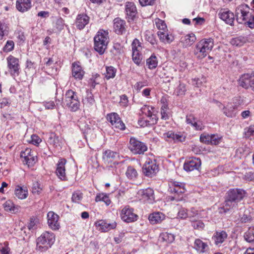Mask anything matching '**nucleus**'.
<instances>
[{
    "instance_id": "nucleus-1",
    "label": "nucleus",
    "mask_w": 254,
    "mask_h": 254,
    "mask_svg": "<svg viewBox=\"0 0 254 254\" xmlns=\"http://www.w3.org/2000/svg\"><path fill=\"white\" fill-rule=\"evenodd\" d=\"M109 41L108 31L99 29L94 37V50L100 55H103L107 48Z\"/></svg>"
},
{
    "instance_id": "nucleus-2",
    "label": "nucleus",
    "mask_w": 254,
    "mask_h": 254,
    "mask_svg": "<svg viewBox=\"0 0 254 254\" xmlns=\"http://www.w3.org/2000/svg\"><path fill=\"white\" fill-rule=\"evenodd\" d=\"M246 192L241 189H232L229 190L227 193L225 201V206L227 209L236 208L238 203L245 197Z\"/></svg>"
},
{
    "instance_id": "nucleus-3",
    "label": "nucleus",
    "mask_w": 254,
    "mask_h": 254,
    "mask_svg": "<svg viewBox=\"0 0 254 254\" xmlns=\"http://www.w3.org/2000/svg\"><path fill=\"white\" fill-rule=\"evenodd\" d=\"M55 241L54 234L51 232L46 231L37 238L36 250L40 253L45 252L52 247Z\"/></svg>"
},
{
    "instance_id": "nucleus-4",
    "label": "nucleus",
    "mask_w": 254,
    "mask_h": 254,
    "mask_svg": "<svg viewBox=\"0 0 254 254\" xmlns=\"http://www.w3.org/2000/svg\"><path fill=\"white\" fill-rule=\"evenodd\" d=\"M214 46L212 38H205L200 40L195 46L194 54L199 59L205 57L209 52L211 51Z\"/></svg>"
},
{
    "instance_id": "nucleus-5",
    "label": "nucleus",
    "mask_w": 254,
    "mask_h": 254,
    "mask_svg": "<svg viewBox=\"0 0 254 254\" xmlns=\"http://www.w3.org/2000/svg\"><path fill=\"white\" fill-rule=\"evenodd\" d=\"M65 103L71 112L77 111L80 107V102L76 92L72 90H68L65 94Z\"/></svg>"
},
{
    "instance_id": "nucleus-6",
    "label": "nucleus",
    "mask_w": 254,
    "mask_h": 254,
    "mask_svg": "<svg viewBox=\"0 0 254 254\" xmlns=\"http://www.w3.org/2000/svg\"><path fill=\"white\" fill-rule=\"evenodd\" d=\"M250 8L245 3L238 5L235 10V16L238 23L242 24L249 17H252V13L250 12Z\"/></svg>"
},
{
    "instance_id": "nucleus-7",
    "label": "nucleus",
    "mask_w": 254,
    "mask_h": 254,
    "mask_svg": "<svg viewBox=\"0 0 254 254\" xmlns=\"http://www.w3.org/2000/svg\"><path fill=\"white\" fill-rule=\"evenodd\" d=\"M238 84L243 88L251 89L254 92V71L242 74L238 80Z\"/></svg>"
},
{
    "instance_id": "nucleus-8",
    "label": "nucleus",
    "mask_w": 254,
    "mask_h": 254,
    "mask_svg": "<svg viewBox=\"0 0 254 254\" xmlns=\"http://www.w3.org/2000/svg\"><path fill=\"white\" fill-rule=\"evenodd\" d=\"M128 148L134 154H143L147 150V147L144 143L134 137L130 138Z\"/></svg>"
},
{
    "instance_id": "nucleus-9",
    "label": "nucleus",
    "mask_w": 254,
    "mask_h": 254,
    "mask_svg": "<svg viewBox=\"0 0 254 254\" xmlns=\"http://www.w3.org/2000/svg\"><path fill=\"white\" fill-rule=\"evenodd\" d=\"M7 67L11 76L15 79L20 73V65L19 60L14 57L10 55L6 58Z\"/></svg>"
},
{
    "instance_id": "nucleus-10",
    "label": "nucleus",
    "mask_w": 254,
    "mask_h": 254,
    "mask_svg": "<svg viewBox=\"0 0 254 254\" xmlns=\"http://www.w3.org/2000/svg\"><path fill=\"white\" fill-rule=\"evenodd\" d=\"M121 217L124 221L130 223L137 220L138 216L133 212V208L127 205L122 210Z\"/></svg>"
},
{
    "instance_id": "nucleus-11",
    "label": "nucleus",
    "mask_w": 254,
    "mask_h": 254,
    "mask_svg": "<svg viewBox=\"0 0 254 254\" xmlns=\"http://www.w3.org/2000/svg\"><path fill=\"white\" fill-rule=\"evenodd\" d=\"M168 186V191L171 193L179 195L185 193L186 190L185 185L180 182L171 181L169 182Z\"/></svg>"
},
{
    "instance_id": "nucleus-12",
    "label": "nucleus",
    "mask_w": 254,
    "mask_h": 254,
    "mask_svg": "<svg viewBox=\"0 0 254 254\" xmlns=\"http://www.w3.org/2000/svg\"><path fill=\"white\" fill-rule=\"evenodd\" d=\"M158 169L155 161L149 159L144 164L142 171L146 176L152 177L157 173Z\"/></svg>"
},
{
    "instance_id": "nucleus-13",
    "label": "nucleus",
    "mask_w": 254,
    "mask_h": 254,
    "mask_svg": "<svg viewBox=\"0 0 254 254\" xmlns=\"http://www.w3.org/2000/svg\"><path fill=\"white\" fill-rule=\"evenodd\" d=\"M59 216L53 211L47 214V222L49 227L53 230H58L60 228Z\"/></svg>"
},
{
    "instance_id": "nucleus-14",
    "label": "nucleus",
    "mask_w": 254,
    "mask_h": 254,
    "mask_svg": "<svg viewBox=\"0 0 254 254\" xmlns=\"http://www.w3.org/2000/svg\"><path fill=\"white\" fill-rule=\"evenodd\" d=\"M222 139V136L218 134H201L200 136L201 142L207 144L217 145Z\"/></svg>"
},
{
    "instance_id": "nucleus-15",
    "label": "nucleus",
    "mask_w": 254,
    "mask_h": 254,
    "mask_svg": "<svg viewBox=\"0 0 254 254\" xmlns=\"http://www.w3.org/2000/svg\"><path fill=\"white\" fill-rule=\"evenodd\" d=\"M126 18L128 22L133 21L137 14V9L135 4L132 2H127L125 5Z\"/></svg>"
},
{
    "instance_id": "nucleus-16",
    "label": "nucleus",
    "mask_w": 254,
    "mask_h": 254,
    "mask_svg": "<svg viewBox=\"0 0 254 254\" xmlns=\"http://www.w3.org/2000/svg\"><path fill=\"white\" fill-rule=\"evenodd\" d=\"M66 161L65 159H60L57 164L56 173L58 178L62 181H66L67 177L65 174V165Z\"/></svg>"
},
{
    "instance_id": "nucleus-17",
    "label": "nucleus",
    "mask_w": 254,
    "mask_h": 254,
    "mask_svg": "<svg viewBox=\"0 0 254 254\" xmlns=\"http://www.w3.org/2000/svg\"><path fill=\"white\" fill-rule=\"evenodd\" d=\"M200 165V159L198 158H193L185 162L184 165V169L187 172H190L194 170H198Z\"/></svg>"
},
{
    "instance_id": "nucleus-18",
    "label": "nucleus",
    "mask_w": 254,
    "mask_h": 254,
    "mask_svg": "<svg viewBox=\"0 0 254 254\" xmlns=\"http://www.w3.org/2000/svg\"><path fill=\"white\" fill-rule=\"evenodd\" d=\"M90 21V17L85 13L78 14L76 17L75 24L76 28L81 30L84 28Z\"/></svg>"
},
{
    "instance_id": "nucleus-19",
    "label": "nucleus",
    "mask_w": 254,
    "mask_h": 254,
    "mask_svg": "<svg viewBox=\"0 0 254 254\" xmlns=\"http://www.w3.org/2000/svg\"><path fill=\"white\" fill-rule=\"evenodd\" d=\"M139 194L140 195L141 199L149 203H152L155 199L154 190L151 188L140 190Z\"/></svg>"
},
{
    "instance_id": "nucleus-20",
    "label": "nucleus",
    "mask_w": 254,
    "mask_h": 254,
    "mask_svg": "<svg viewBox=\"0 0 254 254\" xmlns=\"http://www.w3.org/2000/svg\"><path fill=\"white\" fill-rule=\"evenodd\" d=\"M219 17L227 24L232 25L235 20L234 13L231 11L223 9H221L219 13Z\"/></svg>"
},
{
    "instance_id": "nucleus-21",
    "label": "nucleus",
    "mask_w": 254,
    "mask_h": 254,
    "mask_svg": "<svg viewBox=\"0 0 254 254\" xmlns=\"http://www.w3.org/2000/svg\"><path fill=\"white\" fill-rule=\"evenodd\" d=\"M85 72L79 63L74 62L72 64V75L76 80H81Z\"/></svg>"
},
{
    "instance_id": "nucleus-22",
    "label": "nucleus",
    "mask_w": 254,
    "mask_h": 254,
    "mask_svg": "<svg viewBox=\"0 0 254 254\" xmlns=\"http://www.w3.org/2000/svg\"><path fill=\"white\" fill-rule=\"evenodd\" d=\"M194 249L199 253L204 254L208 252L209 247L207 243L200 239H196L194 242Z\"/></svg>"
},
{
    "instance_id": "nucleus-23",
    "label": "nucleus",
    "mask_w": 254,
    "mask_h": 254,
    "mask_svg": "<svg viewBox=\"0 0 254 254\" xmlns=\"http://www.w3.org/2000/svg\"><path fill=\"white\" fill-rule=\"evenodd\" d=\"M126 24L125 21L120 18H116L114 20V29L118 34H123L126 32Z\"/></svg>"
},
{
    "instance_id": "nucleus-24",
    "label": "nucleus",
    "mask_w": 254,
    "mask_h": 254,
    "mask_svg": "<svg viewBox=\"0 0 254 254\" xmlns=\"http://www.w3.org/2000/svg\"><path fill=\"white\" fill-rule=\"evenodd\" d=\"M157 35L160 41L165 44H170L174 40V36L168 30L159 31L157 32Z\"/></svg>"
},
{
    "instance_id": "nucleus-25",
    "label": "nucleus",
    "mask_w": 254,
    "mask_h": 254,
    "mask_svg": "<svg viewBox=\"0 0 254 254\" xmlns=\"http://www.w3.org/2000/svg\"><path fill=\"white\" fill-rule=\"evenodd\" d=\"M32 6L31 0H17L16 7L17 9L21 12L28 11Z\"/></svg>"
},
{
    "instance_id": "nucleus-26",
    "label": "nucleus",
    "mask_w": 254,
    "mask_h": 254,
    "mask_svg": "<svg viewBox=\"0 0 254 254\" xmlns=\"http://www.w3.org/2000/svg\"><path fill=\"white\" fill-rule=\"evenodd\" d=\"M119 157V153L111 150H106L103 152L102 158L105 162L110 163Z\"/></svg>"
},
{
    "instance_id": "nucleus-27",
    "label": "nucleus",
    "mask_w": 254,
    "mask_h": 254,
    "mask_svg": "<svg viewBox=\"0 0 254 254\" xmlns=\"http://www.w3.org/2000/svg\"><path fill=\"white\" fill-rule=\"evenodd\" d=\"M165 137L172 138L175 142H183L186 139V136L181 132L175 133L172 131H169L164 133Z\"/></svg>"
},
{
    "instance_id": "nucleus-28",
    "label": "nucleus",
    "mask_w": 254,
    "mask_h": 254,
    "mask_svg": "<svg viewBox=\"0 0 254 254\" xmlns=\"http://www.w3.org/2000/svg\"><path fill=\"white\" fill-rule=\"evenodd\" d=\"M228 235L225 231H216L212 237L214 244L218 246L223 243L227 239Z\"/></svg>"
},
{
    "instance_id": "nucleus-29",
    "label": "nucleus",
    "mask_w": 254,
    "mask_h": 254,
    "mask_svg": "<svg viewBox=\"0 0 254 254\" xmlns=\"http://www.w3.org/2000/svg\"><path fill=\"white\" fill-rule=\"evenodd\" d=\"M14 194L18 199H24L28 195V189L25 186H16L14 190Z\"/></svg>"
},
{
    "instance_id": "nucleus-30",
    "label": "nucleus",
    "mask_w": 254,
    "mask_h": 254,
    "mask_svg": "<svg viewBox=\"0 0 254 254\" xmlns=\"http://www.w3.org/2000/svg\"><path fill=\"white\" fill-rule=\"evenodd\" d=\"M165 218V215L160 212H155L149 215L148 219L152 224L161 223Z\"/></svg>"
},
{
    "instance_id": "nucleus-31",
    "label": "nucleus",
    "mask_w": 254,
    "mask_h": 254,
    "mask_svg": "<svg viewBox=\"0 0 254 254\" xmlns=\"http://www.w3.org/2000/svg\"><path fill=\"white\" fill-rule=\"evenodd\" d=\"M196 38L193 33L187 34L183 36L181 39V42L185 47L191 46L196 41Z\"/></svg>"
},
{
    "instance_id": "nucleus-32",
    "label": "nucleus",
    "mask_w": 254,
    "mask_h": 254,
    "mask_svg": "<svg viewBox=\"0 0 254 254\" xmlns=\"http://www.w3.org/2000/svg\"><path fill=\"white\" fill-rule=\"evenodd\" d=\"M4 210L6 211L15 214L20 212V207L15 205L10 200H8L3 204Z\"/></svg>"
},
{
    "instance_id": "nucleus-33",
    "label": "nucleus",
    "mask_w": 254,
    "mask_h": 254,
    "mask_svg": "<svg viewBox=\"0 0 254 254\" xmlns=\"http://www.w3.org/2000/svg\"><path fill=\"white\" fill-rule=\"evenodd\" d=\"M84 106L90 110L92 109L93 107L95 106V101L94 96L91 92L87 91L86 96L85 99L83 100Z\"/></svg>"
},
{
    "instance_id": "nucleus-34",
    "label": "nucleus",
    "mask_w": 254,
    "mask_h": 254,
    "mask_svg": "<svg viewBox=\"0 0 254 254\" xmlns=\"http://www.w3.org/2000/svg\"><path fill=\"white\" fill-rule=\"evenodd\" d=\"M96 226L100 227L101 230L103 232H107L116 227L115 222L112 223H108L104 220H100L96 222Z\"/></svg>"
},
{
    "instance_id": "nucleus-35",
    "label": "nucleus",
    "mask_w": 254,
    "mask_h": 254,
    "mask_svg": "<svg viewBox=\"0 0 254 254\" xmlns=\"http://www.w3.org/2000/svg\"><path fill=\"white\" fill-rule=\"evenodd\" d=\"M158 118L157 116H153L151 119L145 120L144 119H140L138 121V125L142 127H145L155 125L157 123Z\"/></svg>"
},
{
    "instance_id": "nucleus-36",
    "label": "nucleus",
    "mask_w": 254,
    "mask_h": 254,
    "mask_svg": "<svg viewBox=\"0 0 254 254\" xmlns=\"http://www.w3.org/2000/svg\"><path fill=\"white\" fill-rule=\"evenodd\" d=\"M174 240V235L168 232H163L161 233L159 237V240L160 242H165L166 244L171 243Z\"/></svg>"
},
{
    "instance_id": "nucleus-37",
    "label": "nucleus",
    "mask_w": 254,
    "mask_h": 254,
    "mask_svg": "<svg viewBox=\"0 0 254 254\" xmlns=\"http://www.w3.org/2000/svg\"><path fill=\"white\" fill-rule=\"evenodd\" d=\"M140 111L142 114H144L148 119H151L153 116H157L156 114L154 113V108L148 105H144L140 109Z\"/></svg>"
},
{
    "instance_id": "nucleus-38",
    "label": "nucleus",
    "mask_w": 254,
    "mask_h": 254,
    "mask_svg": "<svg viewBox=\"0 0 254 254\" xmlns=\"http://www.w3.org/2000/svg\"><path fill=\"white\" fill-rule=\"evenodd\" d=\"M223 110L224 114L228 117L233 118L236 116L235 108L233 105L224 107Z\"/></svg>"
},
{
    "instance_id": "nucleus-39",
    "label": "nucleus",
    "mask_w": 254,
    "mask_h": 254,
    "mask_svg": "<svg viewBox=\"0 0 254 254\" xmlns=\"http://www.w3.org/2000/svg\"><path fill=\"white\" fill-rule=\"evenodd\" d=\"M127 178L129 180H134L136 179L138 173L137 171L132 166H128L126 172Z\"/></svg>"
},
{
    "instance_id": "nucleus-40",
    "label": "nucleus",
    "mask_w": 254,
    "mask_h": 254,
    "mask_svg": "<svg viewBox=\"0 0 254 254\" xmlns=\"http://www.w3.org/2000/svg\"><path fill=\"white\" fill-rule=\"evenodd\" d=\"M65 25L64 19L61 17H58L54 23L55 29L57 32H60L64 29Z\"/></svg>"
},
{
    "instance_id": "nucleus-41",
    "label": "nucleus",
    "mask_w": 254,
    "mask_h": 254,
    "mask_svg": "<svg viewBox=\"0 0 254 254\" xmlns=\"http://www.w3.org/2000/svg\"><path fill=\"white\" fill-rule=\"evenodd\" d=\"M95 201L96 202L103 201L107 206L111 203V200L109 196L107 194L104 193H99L97 194L95 197Z\"/></svg>"
},
{
    "instance_id": "nucleus-42",
    "label": "nucleus",
    "mask_w": 254,
    "mask_h": 254,
    "mask_svg": "<svg viewBox=\"0 0 254 254\" xmlns=\"http://www.w3.org/2000/svg\"><path fill=\"white\" fill-rule=\"evenodd\" d=\"M100 75L95 74L93 75L88 80V84L92 89H94L96 85L99 84Z\"/></svg>"
},
{
    "instance_id": "nucleus-43",
    "label": "nucleus",
    "mask_w": 254,
    "mask_h": 254,
    "mask_svg": "<svg viewBox=\"0 0 254 254\" xmlns=\"http://www.w3.org/2000/svg\"><path fill=\"white\" fill-rule=\"evenodd\" d=\"M244 238L247 242L249 243L254 241V227L250 228L245 233Z\"/></svg>"
},
{
    "instance_id": "nucleus-44",
    "label": "nucleus",
    "mask_w": 254,
    "mask_h": 254,
    "mask_svg": "<svg viewBox=\"0 0 254 254\" xmlns=\"http://www.w3.org/2000/svg\"><path fill=\"white\" fill-rule=\"evenodd\" d=\"M106 72L105 77L107 80L115 77L116 73V69L113 66H110L106 67Z\"/></svg>"
},
{
    "instance_id": "nucleus-45",
    "label": "nucleus",
    "mask_w": 254,
    "mask_h": 254,
    "mask_svg": "<svg viewBox=\"0 0 254 254\" xmlns=\"http://www.w3.org/2000/svg\"><path fill=\"white\" fill-rule=\"evenodd\" d=\"M24 164H26L28 167L33 166L37 161V157L34 155L22 159Z\"/></svg>"
},
{
    "instance_id": "nucleus-46",
    "label": "nucleus",
    "mask_w": 254,
    "mask_h": 254,
    "mask_svg": "<svg viewBox=\"0 0 254 254\" xmlns=\"http://www.w3.org/2000/svg\"><path fill=\"white\" fill-rule=\"evenodd\" d=\"M146 64L148 65L149 69H154L156 68L158 64L156 57L155 56L152 55L146 60Z\"/></svg>"
},
{
    "instance_id": "nucleus-47",
    "label": "nucleus",
    "mask_w": 254,
    "mask_h": 254,
    "mask_svg": "<svg viewBox=\"0 0 254 254\" xmlns=\"http://www.w3.org/2000/svg\"><path fill=\"white\" fill-rule=\"evenodd\" d=\"M191 226L195 229L201 230L203 229L204 227V224L201 220L192 219L191 220Z\"/></svg>"
},
{
    "instance_id": "nucleus-48",
    "label": "nucleus",
    "mask_w": 254,
    "mask_h": 254,
    "mask_svg": "<svg viewBox=\"0 0 254 254\" xmlns=\"http://www.w3.org/2000/svg\"><path fill=\"white\" fill-rule=\"evenodd\" d=\"M132 51V52H140L142 47L141 46V43L137 39H135L131 44Z\"/></svg>"
},
{
    "instance_id": "nucleus-49",
    "label": "nucleus",
    "mask_w": 254,
    "mask_h": 254,
    "mask_svg": "<svg viewBox=\"0 0 254 254\" xmlns=\"http://www.w3.org/2000/svg\"><path fill=\"white\" fill-rule=\"evenodd\" d=\"M113 127L124 130L126 128V126L123 121L121 120L120 117L119 116V120H116L114 124H111Z\"/></svg>"
},
{
    "instance_id": "nucleus-50",
    "label": "nucleus",
    "mask_w": 254,
    "mask_h": 254,
    "mask_svg": "<svg viewBox=\"0 0 254 254\" xmlns=\"http://www.w3.org/2000/svg\"><path fill=\"white\" fill-rule=\"evenodd\" d=\"M132 59L134 63L139 65L142 60V55L140 52H134L132 53Z\"/></svg>"
},
{
    "instance_id": "nucleus-51",
    "label": "nucleus",
    "mask_w": 254,
    "mask_h": 254,
    "mask_svg": "<svg viewBox=\"0 0 254 254\" xmlns=\"http://www.w3.org/2000/svg\"><path fill=\"white\" fill-rule=\"evenodd\" d=\"M49 139L50 143L55 147H57L61 146L59 136L56 135L54 133H52L50 135Z\"/></svg>"
},
{
    "instance_id": "nucleus-52",
    "label": "nucleus",
    "mask_w": 254,
    "mask_h": 254,
    "mask_svg": "<svg viewBox=\"0 0 254 254\" xmlns=\"http://www.w3.org/2000/svg\"><path fill=\"white\" fill-rule=\"evenodd\" d=\"M156 25L159 31H164L166 30L167 26L163 20L157 19L155 21Z\"/></svg>"
},
{
    "instance_id": "nucleus-53",
    "label": "nucleus",
    "mask_w": 254,
    "mask_h": 254,
    "mask_svg": "<svg viewBox=\"0 0 254 254\" xmlns=\"http://www.w3.org/2000/svg\"><path fill=\"white\" fill-rule=\"evenodd\" d=\"M119 115L116 113H112L107 115L106 119L111 124H114L116 120H119Z\"/></svg>"
},
{
    "instance_id": "nucleus-54",
    "label": "nucleus",
    "mask_w": 254,
    "mask_h": 254,
    "mask_svg": "<svg viewBox=\"0 0 254 254\" xmlns=\"http://www.w3.org/2000/svg\"><path fill=\"white\" fill-rule=\"evenodd\" d=\"M206 82V78L202 76L200 78H194L192 80V84L196 87H200L203 83Z\"/></svg>"
},
{
    "instance_id": "nucleus-55",
    "label": "nucleus",
    "mask_w": 254,
    "mask_h": 254,
    "mask_svg": "<svg viewBox=\"0 0 254 254\" xmlns=\"http://www.w3.org/2000/svg\"><path fill=\"white\" fill-rule=\"evenodd\" d=\"M188 213V217H189L191 221L192 219H198L200 216L198 213V211L194 208H191Z\"/></svg>"
},
{
    "instance_id": "nucleus-56",
    "label": "nucleus",
    "mask_w": 254,
    "mask_h": 254,
    "mask_svg": "<svg viewBox=\"0 0 254 254\" xmlns=\"http://www.w3.org/2000/svg\"><path fill=\"white\" fill-rule=\"evenodd\" d=\"M14 46V42L11 40H8L7 41L5 45L4 46L3 51L4 52H10L13 49Z\"/></svg>"
},
{
    "instance_id": "nucleus-57",
    "label": "nucleus",
    "mask_w": 254,
    "mask_h": 254,
    "mask_svg": "<svg viewBox=\"0 0 254 254\" xmlns=\"http://www.w3.org/2000/svg\"><path fill=\"white\" fill-rule=\"evenodd\" d=\"M82 198V194L80 192H75L72 194V200L75 203H79Z\"/></svg>"
},
{
    "instance_id": "nucleus-58",
    "label": "nucleus",
    "mask_w": 254,
    "mask_h": 254,
    "mask_svg": "<svg viewBox=\"0 0 254 254\" xmlns=\"http://www.w3.org/2000/svg\"><path fill=\"white\" fill-rule=\"evenodd\" d=\"M145 38L152 45H154L157 44V40L153 34H147L146 33L145 35Z\"/></svg>"
},
{
    "instance_id": "nucleus-59",
    "label": "nucleus",
    "mask_w": 254,
    "mask_h": 254,
    "mask_svg": "<svg viewBox=\"0 0 254 254\" xmlns=\"http://www.w3.org/2000/svg\"><path fill=\"white\" fill-rule=\"evenodd\" d=\"M128 100L126 95H122L120 96V104L123 107H127L128 106Z\"/></svg>"
},
{
    "instance_id": "nucleus-60",
    "label": "nucleus",
    "mask_w": 254,
    "mask_h": 254,
    "mask_svg": "<svg viewBox=\"0 0 254 254\" xmlns=\"http://www.w3.org/2000/svg\"><path fill=\"white\" fill-rule=\"evenodd\" d=\"M148 85V82L147 80H145L143 81H139L137 82L134 85V88L136 90L139 91L141 88L143 87L147 86Z\"/></svg>"
},
{
    "instance_id": "nucleus-61",
    "label": "nucleus",
    "mask_w": 254,
    "mask_h": 254,
    "mask_svg": "<svg viewBox=\"0 0 254 254\" xmlns=\"http://www.w3.org/2000/svg\"><path fill=\"white\" fill-rule=\"evenodd\" d=\"M190 125L196 130H202L203 128V126L201 122L196 120Z\"/></svg>"
},
{
    "instance_id": "nucleus-62",
    "label": "nucleus",
    "mask_w": 254,
    "mask_h": 254,
    "mask_svg": "<svg viewBox=\"0 0 254 254\" xmlns=\"http://www.w3.org/2000/svg\"><path fill=\"white\" fill-rule=\"evenodd\" d=\"M186 91V88L184 84L180 83L176 89V92L178 95H184Z\"/></svg>"
},
{
    "instance_id": "nucleus-63",
    "label": "nucleus",
    "mask_w": 254,
    "mask_h": 254,
    "mask_svg": "<svg viewBox=\"0 0 254 254\" xmlns=\"http://www.w3.org/2000/svg\"><path fill=\"white\" fill-rule=\"evenodd\" d=\"M243 23L248 25L251 29L254 28V14H252V17H249Z\"/></svg>"
},
{
    "instance_id": "nucleus-64",
    "label": "nucleus",
    "mask_w": 254,
    "mask_h": 254,
    "mask_svg": "<svg viewBox=\"0 0 254 254\" xmlns=\"http://www.w3.org/2000/svg\"><path fill=\"white\" fill-rule=\"evenodd\" d=\"M246 136L251 138L254 137V125L250 127L248 130L246 132Z\"/></svg>"
}]
</instances>
